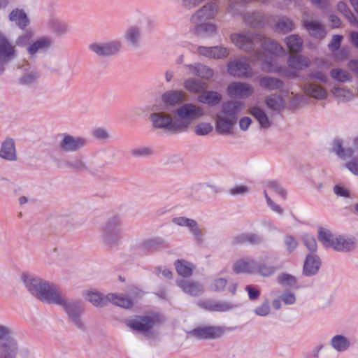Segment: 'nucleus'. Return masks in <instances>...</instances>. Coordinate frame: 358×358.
Returning <instances> with one entry per match:
<instances>
[{"instance_id": "nucleus-1", "label": "nucleus", "mask_w": 358, "mask_h": 358, "mask_svg": "<svg viewBox=\"0 0 358 358\" xmlns=\"http://www.w3.org/2000/svg\"><path fill=\"white\" fill-rule=\"evenodd\" d=\"M25 286L28 290L41 301L63 306L71 319L79 327H81L78 316L80 313V306L76 303H66L57 288L40 278H29L23 275Z\"/></svg>"}, {"instance_id": "nucleus-2", "label": "nucleus", "mask_w": 358, "mask_h": 358, "mask_svg": "<svg viewBox=\"0 0 358 358\" xmlns=\"http://www.w3.org/2000/svg\"><path fill=\"white\" fill-rule=\"evenodd\" d=\"M230 38L231 42L237 48L247 52H252L255 47L259 45L265 51L271 55L280 56L285 54V50L280 45L260 34L246 36L234 34L231 35Z\"/></svg>"}, {"instance_id": "nucleus-3", "label": "nucleus", "mask_w": 358, "mask_h": 358, "mask_svg": "<svg viewBox=\"0 0 358 358\" xmlns=\"http://www.w3.org/2000/svg\"><path fill=\"white\" fill-rule=\"evenodd\" d=\"M241 101H227L222 105L220 111L216 115V130L220 134H230L238 120V114L242 110Z\"/></svg>"}, {"instance_id": "nucleus-4", "label": "nucleus", "mask_w": 358, "mask_h": 358, "mask_svg": "<svg viewBox=\"0 0 358 358\" xmlns=\"http://www.w3.org/2000/svg\"><path fill=\"white\" fill-rule=\"evenodd\" d=\"M178 120L175 121V125L171 129H178V132L185 131L191 121L203 115L201 108L193 104H185L178 109Z\"/></svg>"}, {"instance_id": "nucleus-5", "label": "nucleus", "mask_w": 358, "mask_h": 358, "mask_svg": "<svg viewBox=\"0 0 358 358\" xmlns=\"http://www.w3.org/2000/svg\"><path fill=\"white\" fill-rule=\"evenodd\" d=\"M86 299L90 301L95 306H102L108 301L113 304L124 308H130L133 306L132 301L124 296H118L115 294H109L106 297H103L97 292H89L86 294Z\"/></svg>"}, {"instance_id": "nucleus-6", "label": "nucleus", "mask_w": 358, "mask_h": 358, "mask_svg": "<svg viewBox=\"0 0 358 358\" xmlns=\"http://www.w3.org/2000/svg\"><path fill=\"white\" fill-rule=\"evenodd\" d=\"M318 238L325 247H331L336 250L348 251L355 247V242L352 239L342 237L334 238L331 233L327 229H321L319 231Z\"/></svg>"}, {"instance_id": "nucleus-7", "label": "nucleus", "mask_w": 358, "mask_h": 358, "mask_svg": "<svg viewBox=\"0 0 358 358\" xmlns=\"http://www.w3.org/2000/svg\"><path fill=\"white\" fill-rule=\"evenodd\" d=\"M162 317L154 313L150 315L136 316L134 318L127 320V325L134 331L147 332L154 326L162 322Z\"/></svg>"}, {"instance_id": "nucleus-8", "label": "nucleus", "mask_w": 358, "mask_h": 358, "mask_svg": "<svg viewBox=\"0 0 358 358\" xmlns=\"http://www.w3.org/2000/svg\"><path fill=\"white\" fill-rule=\"evenodd\" d=\"M224 334V329L217 326H201L198 327L189 332L188 335L190 337L202 339H216Z\"/></svg>"}, {"instance_id": "nucleus-9", "label": "nucleus", "mask_w": 358, "mask_h": 358, "mask_svg": "<svg viewBox=\"0 0 358 358\" xmlns=\"http://www.w3.org/2000/svg\"><path fill=\"white\" fill-rule=\"evenodd\" d=\"M254 92L252 85L246 83L233 82L227 89V94L231 98L246 99Z\"/></svg>"}, {"instance_id": "nucleus-10", "label": "nucleus", "mask_w": 358, "mask_h": 358, "mask_svg": "<svg viewBox=\"0 0 358 358\" xmlns=\"http://www.w3.org/2000/svg\"><path fill=\"white\" fill-rule=\"evenodd\" d=\"M228 72L231 76L238 78H248L252 75L250 65L241 61L231 62L228 64Z\"/></svg>"}, {"instance_id": "nucleus-11", "label": "nucleus", "mask_w": 358, "mask_h": 358, "mask_svg": "<svg viewBox=\"0 0 358 358\" xmlns=\"http://www.w3.org/2000/svg\"><path fill=\"white\" fill-rule=\"evenodd\" d=\"M152 124L156 128H166L173 132H178V129H171L172 125H175V121L173 122L172 118L169 115L162 113H153L150 115Z\"/></svg>"}, {"instance_id": "nucleus-12", "label": "nucleus", "mask_w": 358, "mask_h": 358, "mask_svg": "<svg viewBox=\"0 0 358 358\" xmlns=\"http://www.w3.org/2000/svg\"><path fill=\"white\" fill-rule=\"evenodd\" d=\"M120 48L118 42H111L105 44H92L90 49L99 55L108 56L116 53Z\"/></svg>"}, {"instance_id": "nucleus-13", "label": "nucleus", "mask_w": 358, "mask_h": 358, "mask_svg": "<svg viewBox=\"0 0 358 358\" xmlns=\"http://www.w3.org/2000/svg\"><path fill=\"white\" fill-rule=\"evenodd\" d=\"M217 11V6L214 4H208L204 6L201 10H199L196 13H195L192 17V20L196 23L199 24V22H201L206 20L213 18L215 17Z\"/></svg>"}, {"instance_id": "nucleus-14", "label": "nucleus", "mask_w": 358, "mask_h": 358, "mask_svg": "<svg viewBox=\"0 0 358 358\" xmlns=\"http://www.w3.org/2000/svg\"><path fill=\"white\" fill-rule=\"evenodd\" d=\"M304 26L309 34L316 38L322 39L326 36L324 26L318 22L304 20Z\"/></svg>"}, {"instance_id": "nucleus-15", "label": "nucleus", "mask_w": 358, "mask_h": 358, "mask_svg": "<svg viewBox=\"0 0 358 358\" xmlns=\"http://www.w3.org/2000/svg\"><path fill=\"white\" fill-rule=\"evenodd\" d=\"M15 48L0 34V63L3 62L4 59H10L14 56Z\"/></svg>"}, {"instance_id": "nucleus-16", "label": "nucleus", "mask_w": 358, "mask_h": 358, "mask_svg": "<svg viewBox=\"0 0 358 358\" xmlns=\"http://www.w3.org/2000/svg\"><path fill=\"white\" fill-rule=\"evenodd\" d=\"M178 285L185 293L192 296H199L203 292V288L194 282L182 280L178 282Z\"/></svg>"}, {"instance_id": "nucleus-17", "label": "nucleus", "mask_w": 358, "mask_h": 358, "mask_svg": "<svg viewBox=\"0 0 358 358\" xmlns=\"http://www.w3.org/2000/svg\"><path fill=\"white\" fill-rule=\"evenodd\" d=\"M17 352V344L13 339L7 340L0 347V358H15Z\"/></svg>"}, {"instance_id": "nucleus-18", "label": "nucleus", "mask_w": 358, "mask_h": 358, "mask_svg": "<svg viewBox=\"0 0 358 358\" xmlns=\"http://www.w3.org/2000/svg\"><path fill=\"white\" fill-rule=\"evenodd\" d=\"M0 157L8 160L16 159V151L13 139H7L3 143Z\"/></svg>"}, {"instance_id": "nucleus-19", "label": "nucleus", "mask_w": 358, "mask_h": 358, "mask_svg": "<svg viewBox=\"0 0 358 358\" xmlns=\"http://www.w3.org/2000/svg\"><path fill=\"white\" fill-rule=\"evenodd\" d=\"M85 143V141L83 138H75L71 136L66 135L62 141V147L65 150L74 151L83 146Z\"/></svg>"}, {"instance_id": "nucleus-20", "label": "nucleus", "mask_w": 358, "mask_h": 358, "mask_svg": "<svg viewBox=\"0 0 358 358\" xmlns=\"http://www.w3.org/2000/svg\"><path fill=\"white\" fill-rule=\"evenodd\" d=\"M221 99V94L214 91L205 92L198 96V100L199 102L208 104L209 106H215L218 104Z\"/></svg>"}, {"instance_id": "nucleus-21", "label": "nucleus", "mask_w": 358, "mask_h": 358, "mask_svg": "<svg viewBox=\"0 0 358 358\" xmlns=\"http://www.w3.org/2000/svg\"><path fill=\"white\" fill-rule=\"evenodd\" d=\"M255 268L253 261L244 259L236 261L234 265V271L236 273H251L255 272Z\"/></svg>"}, {"instance_id": "nucleus-22", "label": "nucleus", "mask_w": 358, "mask_h": 358, "mask_svg": "<svg viewBox=\"0 0 358 358\" xmlns=\"http://www.w3.org/2000/svg\"><path fill=\"white\" fill-rule=\"evenodd\" d=\"M9 19L15 22L21 29H24L29 22L27 14L22 10L17 8L10 13Z\"/></svg>"}, {"instance_id": "nucleus-23", "label": "nucleus", "mask_w": 358, "mask_h": 358, "mask_svg": "<svg viewBox=\"0 0 358 358\" xmlns=\"http://www.w3.org/2000/svg\"><path fill=\"white\" fill-rule=\"evenodd\" d=\"M310 60L305 57L291 55L289 57L288 64L291 69L302 70L310 66Z\"/></svg>"}, {"instance_id": "nucleus-24", "label": "nucleus", "mask_w": 358, "mask_h": 358, "mask_svg": "<svg viewBox=\"0 0 358 358\" xmlns=\"http://www.w3.org/2000/svg\"><path fill=\"white\" fill-rule=\"evenodd\" d=\"M185 98V93L182 91H171L162 95L164 103L169 106H173L181 102Z\"/></svg>"}, {"instance_id": "nucleus-25", "label": "nucleus", "mask_w": 358, "mask_h": 358, "mask_svg": "<svg viewBox=\"0 0 358 358\" xmlns=\"http://www.w3.org/2000/svg\"><path fill=\"white\" fill-rule=\"evenodd\" d=\"M320 265V262L317 258L308 256L303 265V273L306 275H313L317 272Z\"/></svg>"}, {"instance_id": "nucleus-26", "label": "nucleus", "mask_w": 358, "mask_h": 358, "mask_svg": "<svg viewBox=\"0 0 358 358\" xmlns=\"http://www.w3.org/2000/svg\"><path fill=\"white\" fill-rule=\"evenodd\" d=\"M305 93L317 99H324L327 97L326 90L320 86L309 84L304 87Z\"/></svg>"}, {"instance_id": "nucleus-27", "label": "nucleus", "mask_w": 358, "mask_h": 358, "mask_svg": "<svg viewBox=\"0 0 358 358\" xmlns=\"http://www.w3.org/2000/svg\"><path fill=\"white\" fill-rule=\"evenodd\" d=\"M189 69L194 75L202 78L210 79L213 76L212 69L201 64H196L194 66H191Z\"/></svg>"}, {"instance_id": "nucleus-28", "label": "nucleus", "mask_w": 358, "mask_h": 358, "mask_svg": "<svg viewBox=\"0 0 358 358\" xmlns=\"http://www.w3.org/2000/svg\"><path fill=\"white\" fill-rule=\"evenodd\" d=\"M250 113L257 119L262 127L268 128L270 127L271 123L267 115L259 107L252 108Z\"/></svg>"}, {"instance_id": "nucleus-29", "label": "nucleus", "mask_w": 358, "mask_h": 358, "mask_svg": "<svg viewBox=\"0 0 358 358\" xmlns=\"http://www.w3.org/2000/svg\"><path fill=\"white\" fill-rule=\"evenodd\" d=\"M259 85L266 90H274L282 87V83L277 78L266 76L259 80Z\"/></svg>"}, {"instance_id": "nucleus-30", "label": "nucleus", "mask_w": 358, "mask_h": 358, "mask_svg": "<svg viewBox=\"0 0 358 358\" xmlns=\"http://www.w3.org/2000/svg\"><path fill=\"white\" fill-rule=\"evenodd\" d=\"M175 266L178 274L184 278L189 277L192 274V266L184 260L178 259L175 262Z\"/></svg>"}, {"instance_id": "nucleus-31", "label": "nucleus", "mask_w": 358, "mask_h": 358, "mask_svg": "<svg viewBox=\"0 0 358 358\" xmlns=\"http://www.w3.org/2000/svg\"><path fill=\"white\" fill-rule=\"evenodd\" d=\"M285 43L291 52H298L301 50L303 41L297 35H291L286 37Z\"/></svg>"}, {"instance_id": "nucleus-32", "label": "nucleus", "mask_w": 358, "mask_h": 358, "mask_svg": "<svg viewBox=\"0 0 358 358\" xmlns=\"http://www.w3.org/2000/svg\"><path fill=\"white\" fill-rule=\"evenodd\" d=\"M338 9L348 19L352 25L358 27V13H357V16L355 17L343 2H339L338 3Z\"/></svg>"}, {"instance_id": "nucleus-33", "label": "nucleus", "mask_w": 358, "mask_h": 358, "mask_svg": "<svg viewBox=\"0 0 358 358\" xmlns=\"http://www.w3.org/2000/svg\"><path fill=\"white\" fill-rule=\"evenodd\" d=\"M276 267L270 264L267 262H260L258 265L255 266V271L259 275L268 277L275 273Z\"/></svg>"}, {"instance_id": "nucleus-34", "label": "nucleus", "mask_w": 358, "mask_h": 358, "mask_svg": "<svg viewBox=\"0 0 358 358\" xmlns=\"http://www.w3.org/2000/svg\"><path fill=\"white\" fill-rule=\"evenodd\" d=\"M51 42L48 38H41L31 44L28 48L30 55L36 53L38 50L48 48Z\"/></svg>"}, {"instance_id": "nucleus-35", "label": "nucleus", "mask_w": 358, "mask_h": 358, "mask_svg": "<svg viewBox=\"0 0 358 358\" xmlns=\"http://www.w3.org/2000/svg\"><path fill=\"white\" fill-rule=\"evenodd\" d=\"M266 104L273 110H280L285 106V101L280 96L274 95L266 98Z\"/></svg>"}, {"instance_id": "nucleus-36", "label": "nucleus", "mask_w": 358, "mask_h": 358, "mask_svg": "<svg viewBox=\"0 0 358 358\" xmlns=\"http://www.w3.org/2000/svg\"><path fill=\"white\" fill-rule=\"evenodd\" d=\"M245 243L251 245H257L260 243V238L255 234H243L234 239V244H243Z\"/></svg>"}, {"instance_id": "nucleus-37", "label": "nucleus", "mask_w": 358, "mask_h": 358, "mask_svg": "<svg viewBox=\"0 0 358 358\" xmlns=\"http://www.w3.org/2000/svg\"><path fill=\"white\" fill-rule=\"evenodd\" d=\"M333 95L341 101H348L354 97V94L349 90L335 87L332 90Z\"/></svg>"}, {"instance_id": "nucleus-38", "label": "nucleus", "mask_w": 358, "mask_h": 358, "mask_svg": "<svg viewBox=\"0 0 358 358\" xmlns=\"http://www.w3.org/2000/svg\"><path fill=\"white\" fill-rule=\"evenodd\" d=\"M185 87L192 92H199L206 88V84L195 79H189L185 81Z\"/></svg>"}, {"instance_id": "nucleus-39", "label": "nucleus", "mask_w": 358, "mask_h": 358, "mask_svg": "<svg viewBox=\"0 0 358 358\" xmlns=\"http://www.w3.org/2000/svg\"><path fill=\"white\" fill-rule=\"evenodd\" d=\"M331 345L338 351H343L349 346L348 340L341 335L334 336L331 339Z\"/></svg>"}, {"instance_id": "nucleus-40", "label": "nucleus", "mask_w": 358, "mask_h": 358, "mask_svg": "<svg viewBox=\"0 0 358 358\" xmlns=\"http://www.w3.org/2000/svg\"><path fill=\"white\" fill-rule=\"evenodd\" d=\"M331 76L333 79L342 83L352 80V76L349 73L340 69H332Z\"/></svg>"}, {"instance_id": "nucleus-41", "label": "nucleus", "mask_w": 358, "mask_h": 358, "mask_svg": "<svg viewBox=\"0 0 358 358\" xmlns=\"http://www.w3.org/2000/svg\"><path fill=\"white\" fill-rule=\"evenodd\" d=\"M333 152L341 158H344L346 156H350L352 154V150L348 149L345 150L343 148L342 142L339 140H336L333 143Z\"/></svg>"}, {"instance_id": "nucleus-42", "label": "nucleus", "mask_w": 358, "mask_h": 358, "mask_svg": "<svg viewBox=\"0 0 358 358\" xmlns=\"http://www.w3.org/2000/svg\"><path fill=\"white\" fill-rule=\"evenodd\" d=\"M294 28L293 22L288 18L283 17L276 24V29L282 33L292 31Z\"/></svg>"}, {"instance_id": "nucleus-43", "label": "nucleus", "mask_w": 358, "mask_h": 358, "mask_svg": "<svg viewBox=\"0 0 358 358\" xmlns=\"http://www.w3.org/2000/svg\"><path fill=\"white\" fill-rule=\"evenodd\" d=\"M173 222L180 226L188 227L192 231H195L196 229V223L194 220L187 219L185 217H176L173 220Z\"/></svg>"}, {"instance_id": "nucleus-44", "label": "nucleus", "mask_w": 358, "mask_h": 358, "mask_svg": "<svg viewBox=\"0 0 358 358\" xmlns=\"http://www.w3.org/2000/svg\"><path fill=\"white\" fill-rule=\"evenodd\" d=\"M235 306L224 301H214L213 312H227L234 308Z\"/></svg>"}, {"instance_id": "nucleus-45", "label": "nucleus", "mask_w": 358, "mask_h": 358, "mask_svg": "<svg viewBox=\"0 0 358 358\" xmlns=\"http://www.w3.org/2000/svg\"><path fill=\"white\" fill-rule=\"evenodd\" d=\"M213 126L210 123L203 122L199 124L195 128V133L199 136L208 134L213 131Z\"/></svg>"}, {"instance_id": "nucleus-46", "label": "nucleus", "mask_w": 358, "mask_h": 358, "mask_svg": "<svg viewBox=\"0 0 358 358\" xmlns=\"http://www.w3.org/2000/svg\"><path fill=\"white\" fill-rule=\"evenodd\" d=\"M213 58L221 59L227 57L229 55V50L222 46L213 47Z\"/></svg>"}, {"instance_id": "nucleus-47", "label": "nucleus", "mask_w": 358, "mask_h": 358, "mask_svg": "<svg viewBox=\"0 0 358 358\" xmlns=\"http://www.w3.org/2000/svg\"><path fill=\"white\" fill-rule=\"evenodd\" d=\"M262 69L265 72H277L280 70V69L274 65L273 64V59L270 58L268 60L264 61L262 64Z\"/></svg>"}, {"instance_id": "nucleus-48", "label": "nucleus", "mask_w": 358, "mask_h": 358, "mask_svg": "<svg viewBox=\"0 0 358 358\" xmlns=\"http://www.w3.org/2000/svg\"><path fill=\"white\" fill-rule=\"evenodd\" d=\"M303 241L306 246L310 251L315 252L317 250L316 240L313 236H304Z\"/></svg>"}, {"instance_id": "nucleus-49", "label": "nucleus", "mask_w": 358, "mask_h": 358, "mask_svg": "<svg viewBox=\"0 0 358 358\" xmlns=\"http://www.w3.org/2000/svg\"><path fill=\"white\" fill-rule=\"evenodd\" d=\"M227 285V280L225 278H217L212 285V289L215 292L222 291Z\"/></svg>"}, {"instance_id": "nucleus-50", "label": "nucleus", "mask_w": 358, "mask_h": 358, "mask_svg": "<svg viewBox=\"0 0 358 358\" xmlns=\"http://www.w3.org/2000/svg\"><path fill=\"white\" fill-rule=\"evenodd\" d=\"M342 40L343 36L341 35H334L329 43V48L332 51L337 50L341 46Z\"/></svg>"}, {"instance_id": "nucleus-51", "label": "nucleus", "mask_w": 358, "mask_h": 358, "mask_svg": "<svg viewBox=\"0 0 358 358\" xmlns=\"http://www.w3.org/2000/svg\"><path fill=\"white\" fill-rule=\"evenodd\" d=\"M269 311L270 306L268 302L263 303L255 310V313L260 316H266L269 313Z\"/></svg>"}, {"instance_id": "nucleus-52", "label": "nucleus", "mask_w": 358, "mask_h": 358, "mask_svg": "<svg viewBox=\"0 0 358 358\" xmlns=\"http://www.w3.org/2000/svg\"><path fill=\"white\" fill-rule=\"evenodd\" d=\"M268 186L272 190L273 192L280 196L282 199L285 198V192L282 188L278 187V184L275 182H269Z\"/></svg>"}, {"instance_id": "nucleus-53", "label": "nucleus", "mask_w": 358, "mask_h": 358, "mask_svg": "<svg viewBox=\"0 0 358 358\" xmlns=\"http://www.w3.org/2000/svg\"><path fill=\"white\" fill-rule=\"evenodd\" d=\"M285 243L289 252H292L297 247V243L292 236H286L285 238Z\"/></svg>"}, {"instance_id": "nucleus-54", "label": "nucleus", "mask_w": 358, "mask_h": 358, "mask_svg": "<svg viewBox=\"0 0 358 358\" xmlns=\"http://www.w3.org/2000/svg\"><path fill=\"white\" fill-rule=\"evenodd\" d=\"M139 36L138 30L136 28L130 29L127 32V39L133 44H135Z\"/></svg>"}, {"instance_id": "nucleus-55", "label": "nucleus", "mask_w": 358, "mask_h": 358, "mask_svg": "<svg viewBox=\"0 0 358 358\" xmlns=\"http://www.w3.org/2000/svg\"><path fill=\"white\" fill-rule=\"evenodd\" d=\"M282 300L285 302V304H293L295 302V296L293 293L291 292H285L281 296Z\"/></svg>"}, {"instance_id": "nucleus-56", "label": "nucleus", "mask_w": 358, "mask_h": 358, "mask_svg": "<svg viewBox=\"0 0 358 358\" xmlns=\"http://www.w3.org/2000/svg\"><path fill=\"white\" fill-rule=\"evenodd\" d=\"M197 51L200 55L206 56L207 57L213 58V47H203L199 46L197 48Z\"/></svg>"}, {"instance_id": "nucleus-57", "label": "nucleus", "mask_w": 358, "mask_h": 358, "mask_svg": "<svg viewBox=\"0 0 358 358\" xmlns=\"http://www.w3.org/2000/svg\"><path fill=\"white\" fill-rule=\"evenodd\" d=\"M278 281L280 283H285L287 285H292L295 283L294 278L287 274H282L280 276L278 277Z\"/></svg>"}, {"instance_id": "nucleus-58", "label": "nucleus", "mask_w": 358, "mask_h": 358, "mask_svg": "<svg viewBox=\"0 0 358 358\" xmlns=\"http://www.w3.org/2000/svg\"><path fill=\"white\" fill-rule=\"evenodd\" d=\"M245 289L248 291L249 298L251 300L257 299L260 295V292L251 286H247Z\"/></svg>"}, {"instance_id": "nucleus-59", "label": "nucleus", "mask_w": 358, "mask_h": 358, "mask_svg": "<svg viewBox=\"0 0 358 358\" xmlns=\"http://www.w3.org/2000/svg\"><path fill=\"white\" fill-rule=\"evenodd\" d=\"M345 166L355 175H358V160H352L348 162Z\"/></svg>"}, {"instance_id": "nucleus-60", "label": "nucleus", "mask_w": 358, "mask_h": 358, "mask_svg": "<svg viewBox=\"0 0 358 358\" xmlns=\"http://www.w3.org/2000/svg\"><path fill=\"white\" fill-rule=\"evenodd\" d=\"M214 301H205L199 303V306L208 310L213 312Z\"/></svg>"}, {"instance_id": "nucleus-61", "label": "nucleus", "mask_w": 358, "mask_h": 358, "mask_svg": "<svg viewBox=\"0 0 358 358\" xmlns=\"http://www.w3.org/2000/svg\"><path fill=\"white\" fill-rule=\"evenodd\" d=\"M93 134L96 138L99 139H105L108 136L107 132L101 128L95 129L93 132Z\"/></svg>"}, {"instance_id": "nucleus-62", "label": "nucleus", "mask_w": 358, "mask_h": 358, "mask_svg": "<svg viewBox=\"0 0 358 358\" xmlns=\"http://www.w3.org/2000/svg\"><path fill=\"white\" fill-rule=\"evenodd\" d=\"M329 20L330 22V26L333 28H338L341 24L340 18L334 15H330Z\"/></svg>"}, {"instance_id": "nucleus-63", "label": "nucleus", "mask_w": 358, "mask_h": 358, "mask_svg": "<svg viewBox=\"0 0 358 358\" xmlns=\"http://www.w3.org/2000/svg\"><path fill=\"white\" fill-rule=\"evenodd\" d=\"M251 119L248 117H242L239 121V126L242 130H246L251 124Z\"/></svg>"}, {"instance_id": "nucleus-64", "label": "nucleus", "mask_w": 358, "mask_h": 358, "mask_svg": "<svg viewBox=\"0 0 358 358\" xmlns=\"http://www.w3.org/2000/svg\"><path fill=\"white\" fill-rule=\"evenodd\" d=\"M348 68L358 76V60H351L348 63Z\"/></svg>"}]
</instances>
